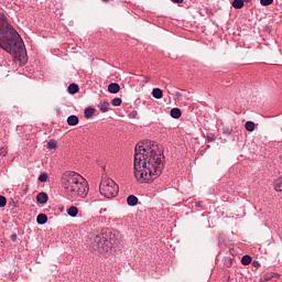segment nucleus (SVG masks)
Masks as SVG:
<instances>
[{"label": "nucleus", "instance_id": "obj_1", "mask_svg": "<svg viewBox=\"0 0 282 282\" xmlns=\"http://www.w3.org/2000/svg\"><path fill=\"white\" fill-rule=\"evenodd\" d=\"M164 154L155 141H147L145 145L134 148V177L140 184H151L164 171Z\"/></svg>", "mask_w": 282, "mask_h": 282}, {"label": "nucleus", "instance_id": "obj_2", "mask_svg": "<svg viewBox=\"0 0 282 282\" xmlns=\"http://www.w3.org/2000/svg\"><path fill=\"white\" fill-rule=\"evenodd\" d=\"M0 47L8 54L17 55L25 52V45L19 32L8 22V18L0 13Z\"/></svg>", "mask_w": 282, "mask_h": 282}, {"label": "nucleus", "instance_id": "obj_3", "mask_svg": "<svg viewBox=\"0 0 282 282\" xmlns=\"http://www.w3.org/2000/svg\"><path fill=\"white\" fill-rule=\"evenodd\" d=\"M62 187L65 195L72 199H85L89 193V184L76 172H65L62 176Z\"/></svg>", "mask_w": 282, "mask_h": 282}, {"label": "nucleus", "instance_id": "obj_4", "mask_svg": "<svg viewBox=\"0 0 282 282\" xmlns=\"http://www.w3.org/2000/svg\"><path fill=\"white\" fill-rule=\"evenodd\" d=\"M87 243L90 250L99 252V254H106L116 246V240L111 238V232H101L99 235H90Z\"/></svg>", "mask_w": 282, "mask_h": 282}, {"label": "nucleus", "instance_id": "obj_5", "mask_svg": "<svg viewBox=\"0 0 282 282\" xmlns=\"http://www.w3.org/2000/svg\"><path fill=\"white\" fill-rule=\"evenodd\" d=\"M120 192V187L116 184V181L111 178L104 177L99 185V193L107 199H113V197L118 196Z\"/></svg>", "mask_w": 282, "mask_h": 282}, {"label": "nucleus", "instance_id": "obj_6", "mask_svg": "<svg viewBox=\"0 0 282 282\" xmlns=\"http://www.w3.org/2000/svg\"><path fill=\"white\" fill-rule=\"evenodd\" d=\"M47 199H50V197L47 196V193L44 192L39 193L36 196L37 204H47Z\"/></svg>", "mask_w": 282, "mask_h": 282}, {"label": "nucleus", "instance_id": "obj_7", "mask_svg": "<svg viewBox=\"0 0 282 282\" xmlns=\"http://www.w3.org/2000/svg\"><path fill=\"white\" fill-rule=\"evenodd\" d=\"M78 122H79L78 116L72 115L67 118V124L69 127H76Z\"/></svg>", "mask_w": 282, "mask_h": 282}, {"label": "nucleus", "instance_id": "obj_8", "mask_svg": "<svg viewBox=\"0 0 282 282\" xmlns=\"http://www.w3.org/2000/svg\"><path fill=\"white\" fill-rule=\"evenodd\" d=\"M108 91L110 94H118L120 91V85L118 83H111L108 86Z\"/></svg>", "mask_w": 282, "mask_h": 282}, {"label": "nucleus", "instance_id": "obj_9", "mask_svg": "<svg viewBox=\"0 0 282 282\" xmlns=\"http://www.w3.org/2000/svg\"><path fill=\"white\" fill-rule=\"evenodd\" d=\"M94 113H96V109L93 107H88L84 110V116L87 118V120H89V118H94Z\"/></svg>", "mask_w": 282, "mask_h": 282}, {"label": "nucleus", "instance_id": "obj_10", "mask_svg": "<svg viewBox=\"0 0 282 282\" xmlns=\"http://www.w3.org/2000/svg\"><path fill=\"white\" fill-rule=\"evenodd\" d=\"M36 223L39 224V226H43V225L47 224V215H45V214L37 215Z\"/></svg>", "mask_w": 282, "mask_h": 282}, {"label": "nucleus", "instance_id": "obj_11", "mask_svg": "<svg viewBox=\"0 0 282 282\" xmlns=\"http://www.w3.org/2000/svg\"><path fill=\"white\" fill-rule=\"evenodd\" d=\"M170 116L174 119L182 118V110H180V108H172Z\"/></svg>", "mask_w": 282, "mask_h": 282}, {"label": "nucleus", "instance_id": "obj_12", "mask_svg": "<svg viewBox=\"0 0 282 282\" xmlns=\"http://www.w3.org/2000/svg\"><path fill=\"white\" fill-rule=\"evenodd\" d=\"M152 96H153V98H156V100H160V98H162V96H164V91L160 88H153Z\"/></svg>", "mask_w": 282, "mask_h": 282}, {"label": "nucleus", "instance_id": "obj_13", "mask_svg": "<svg viewBox=\"0 0 282 282\" xmlns=\"http://www.w3.org/2000/svg\"><path fill=\"white\" fill-rule=\"evenodd\" d=\"M128 206H138V197L135 195H130L127 198Z\"/></svg>", "mask_w": 282, "mask_h": 282}, {"label": "nucleus", "instance_id": "obj_14", "mask_svg": "<svg viewBox=\"0 0 282 282\" xmlns=\"http://www.w3.org/2000/svg\"><path fill=\"white\" fill-rule=\"evenodd\" d=\"M273 186L278 193H282V176L274 181Z\"/></svg>", "mask_w": 282, "mask_h": 282}, {"label": "nucleus", "instance_id": "obj_15", "mask_svg": "<svg viewBox=\"0 0 282 282\" xmlns=\"http://www.w3.org/2000/svg\"><path fill=\"white\" fill-rule=\"evenodd\" d=\"M67 215L69 217H77L78 216V207L76 206H70L68 209H67Z\"/></svg>", "mask_w": 282, "mask_h": 282}, {"label": "nucleus", "instance_id": "obj_16", "mask_svg": "<svg viewBox=\"0 0 282 282\" xmlns=\"http://www.w3.org/2000/svg\"><path fill=\"white\" fill-rule=\"evenodd\" d=\"M232 8H235L236 10H241V8H243V0H234L231 2Z\"/></svg>", "mask_w": 282, "mask_h": 282}, {"label": "nucleus", "instance_id": "obj_17", "mask_svg": "<svg viewBox=\"0 0 282 282\" xmlns=\"http://www.w3.org/2000/svg\"><path fill=\"white\" fill-rule=\"evenodd\" d=\"M109 101H104L102 104H100L99 109L102 113H107V111H109Z\"/></svg>", "mask_w": 282, "mask_h": 282}, {"label": "nucleus", "instance_id": "obj_18", "mask_svg": "<svg viewBox=\"0 0 282 282\" xmlns=\"http://www.w3.org/2000/svg\"><path fill=\"white\" fill-rule=\"evenodd\" d=\"M241 263H242V265H250V263H252V257L245 254L241 258Z\"/></svg>", "mask_w": 282, "mask_h": 282}, {"label": "nucleus", "instance_id": "obj_19", "mask_svg": "<svg viewBox=\"0 0 282 282\" xmlns=\"http://www.w3.org/2000/svg\"><path fill=\"white\" fill-rule=\"evenodd\" d=\"M67 91L68 94H78V86L76 84H69Z\"/></svg>", "mask_w": 282, "mask_h": 282}, {"label": "nucleus", "instance_id": "obj_20", "mask_svg": "<svg viewBox=\"0 0 282 282\" xmlns=\"http://www.w3.org/2000/svg\"><path fill=\"white\" fill-rule=\"evenodd\" d=\"M254 122L253 121H247L246 123H245V129H246V131H250V132H252V131H254Z\"/></svg>", "mask_w": 282, "mask_h": 282}, {"label": "nucleus", "instance_id": "obj_21", "mask_svg": "<svg viewBox=\"0 0 282 282\" xmlns=\"http://www.w3.org/2000/svg\"><path fill=\"white\" fill-rule=\"evenodd\" d=\"M112 107H120L122 105V99L119 97H116L111 100Z\"/></svg>", "mask_w": 282, "mask_h": 282}, {"label": "nucleus", "instance_id": "obj_22", "mask_svg": "<svg viewBox=\"0 0 282 282\" xmlns=\"http://www.w3.org/2000/svg\"><path fill=\"white\" fill-rule=\"evenodd\" d=\"M260 282L272 281V273H267L262 278L259 279Z\"/></svg>", "mask_w": 282, "mask_h": 282}, {"label": "nucleus", "instance_id": "obj_23", "mask_svg": "<svg viewBox=\"0 0 282 282\" xmlns=\"http://www.w3.org/2000/svg\"><path fill=\"white\" fill-rule=\"evenodd\" d=\"M272 3H274V0H260V4L264 7L272 6Z\"/></svg>", "mask_w": 282, "mask_h": 282}, {"label": "nucleus", "instance_id": "obj_24", "mask_svg": "<svg viewBox=\"0 0 282 282\" xmlns=\"http://www.w3.org/2000/svg\"><path fill=\"white\" fill-rule=\"evenodd\" d=\"M6 204H8L6 196H0V208H6Z\"/></svg>", "mask_w": 282, "mask_h": 282}, {"label": "nucleus", "instance_id": "obj_25", "mask_svg": "<svg viewBox=\"0 0 282 282\" xmlns=\"http://www.w3.org/2000/svg\"><path fill=\"white\" fill-rule=\"evenodd\" d=\"M47 149H56V140H50L47 142Z\"/></svg>", "mask_w": 282, "mask_h": 282}, {"label": "nucleus", "instance_id": "obj_26", "mask_svg": "<svg viewBox=\"0 0 282 282\" xmlns=\"http://www.w3.org/2000/svg\"><path fill=\"white\" fill-rule=\"evenodd\" d=\"M47 173H42L40 176H39V182H47Z\"/></svg>", "mask_w": 282, "mask_h": 282}, {"label": "nucleus", "instance_id": "obj_27", "mask_svg": "<svg viewBox=\"0 0 282 282\" xmlns=\"http://www.w3.org/2000/svg\"><path fill=\"white\" fill-rule=\"evenodd\" d=\"M223 133H225V135H231L232 134V130H230V128H224L223 129Z\"/></svg>", "mask_w": 282, "mask_h": 282}, {"label": "nucleus", "instance_id": "obj_28", "mask_svg": "<svg viewBox=\"0 0 282 282\" xmlns=\"http://www.w3.org/2000/svg\"><path fill=\"white\" fill-rule=\"evenodd\" d=\"M11 241H17V234L10 236Z\"/></svg>", "mask_w": 282, "mask_h": 282}, {"label": "nucleus", "instance_id": "obj_29", "mask_svg": "<svg viewBox=\"0 0 282 282\" xmlns=\"http://www.w3.org/2000/svg\"><path fill=\"white\" fill-rule=\"evenodd\" d=\"M172 3H184V0H171Z\"/></svg>", "mask_w": 282, "mask_h": 282}, {"label": "nucleus", "instance_id": "obj_30", "mask_svg": "<svg viewBox=\"0 0 282 282\" xmlns=\"http://www.w3.org/2000/svg\"><path fill=\"white\" fill-rule=\"evenodd\" d=\"M195 206H196V208H202V202H196Z\"/></svg>", "mask_w": 282, "mask_h": 282}, {"label": "nucleus", "instance_id": "obj_31", "mask_svg": "<svg viewBox=\"0 0 282 282\" xmlns=\"http://www.w3.org/2000/svg\"><path fill=\"white\" fill-rule=\"evenodd\" d=\"M253 265H254V268H259V265H261V263L259 261H253Z\"/></svg>", "mask_w": 282, "mask_h": 282}, {"label": "nucleus", "instance_id": "obj_32", "mask_svg": "<svg viewBox=\"0 0 282 282\" xmlns=\"http://www.w3.org/2000/svg\"><path fill=\"white\" fill-rule=\"evenodd\" d=\"M175 96H176V98H180V97H182V93L176 91V93H175Z\"/></svg>", "mask_w": 282, "mask_h": 282}, {"label": "nucleus", "instance_id": "obj_33", "mask_svg": "<svg viewBox=\"0 0 282 282\" xmlns=\"http://www.w3.org/2000/svg\"><path fill=\"white\" fill-rule=\"evenodd\" d=\"M131 116H132V118H135V116H138V112L133 111V112H131Z\"/></svg>", "mask_w": 282, "mask_h": 282}, {"label": "nucleus", "instance_id": "obj_34", "mask_svg": "<svg viewBox=\"0 0 282 282\" xmlns=\"http://www.w3.org/2000/svg\"><path fill=\"white\" fill-rule=\"evenodd\" d=\"M0 155H6L3 149H0Z\"/></svg>", "mask_w": 282, "mask_h": 282}, {"label": "nucleus", "instance_id": "obj_35", "mask_svg": "<svg viewBox=\"0 0 282 282\" xmlns=\"http://www.w3.org/2000/svg\"><path fill=\"white\" fill-rule=\"evenodd\" d=\"M242 1H246V3H250V1H252V0H242Z\"/></svg>", "mask_w": 282, "mask_h": 282}, {"label": "nucleus", "instance_id": "obj_36", "mask_svg": "<svg viewBox=\"0 0 282 282\" xmlns=\"http://www.w3.org/2000/svg\"><path fill=\"white\" fill-rule=\"evenodd\" d=\"M105 3H109V0H102Z\"/></svg>", "mask_w": 282, "mask_h": 282}]
</instances>
